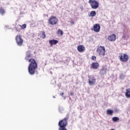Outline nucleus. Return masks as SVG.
I'll return each mask as SVG.
<instances>
[{"label": "nucleus", "instance_id": "f03ea898", "mask_svg": "<svg viewBox=\"0 0 130 130\" xmlns=\"http://www.w3.org/2000/svg\"><path fill=\"white\" fill-rule=\"evenodd\" d=\"M68 118H64L62 120H60L58 122V125L59 128L58 130H67L66 126L68 125Z\"/></svg>", "mask_w": 130, "mask_h": 130}, {"label": "nucleus", "instance_id": "a211bd4d", "mask_svg": "<svg viewBox=\"0 0 130 130\" xmlns=\"http://www.w3.org/2000/svg\"><path fill=\"white\" fill-rule=\"evenodd\" d=\"M113 110H107V114L108 115H112L113 114Z\"/></svg>", "mask_w": 130, "mask_h": 130}, {"label": "nucleus", "instance_id": "f257e3e1", "mask_svg": "<svg viewBox=\"0 0 130 130\" xmlns=\"http://www.w3.org/2000/svg\"><path fill=\"white\" fill-rule=\"evenodd\" d=\"M28 61L30 62L28 68V73L29 75H34L35 74V70L38 68L37 62L33 58L29 59Z\"/></svg>", "mask_w": 130, "mask_h": 130}, {"label": "nucleus", "instance_id": "412c9836", "mask_svg": "<svg viewBox=\"0 0 130 130\" xmlns=\"http://www.w3.org/2000/svg\"><path fill=\"white\" fill-rule=\"evenodd\" d=\"M57 32L58 34H60L61 36H62L63 34V31H62V30L59 29L58 30Z\"/></svg>", "mask_w": 130, "mask_h": 130}, {"label": "nucleus", "instance_id": "c85d7f7f", "mask_svg": "<svg viewBox=\"0 0 130 130\" xmlns=\"http://www.w3.org/2000/svg\"><path fill=\"white\" fill-rule=\"evenodd\" d=\"M60 95H61V96H62V97L63 96V92H62V93H61L60 94Z\"/></svg>", "mask_w": 130, "mask_h": 130}, {"label": "nucleus", "instance_id": "dca6fc26", "mask_svg": "<svg viewBox=\"0 0 130 130\" xmlns=\"http://www.w3.org/2000/svg\"><path fill=\"white\" fill-rule=\"evenodd\" d=\"M31 57V52L30 51H27L26 52L25 59L26 60H29V58Z\"/></svg>", "mask_w": 130, "mask_h": 130}, {"label": "nucleus", "instance_id": "4be33fe9", "mask_svg": "<svg viewBox=\"0 0 130 130\" xmlns=\"http://www.w3.org/2000/svg\"><path fill=\"white\" fill-rule=\"evenodd\" d=\"M59 111L60 112V113H62L63 112V108L61 107H59Z\"/></svg>", "mask_w": 130, "mask_h": 130}, {"label": "nucleus", "instance_id": "ddd939ff", "mask_svg": "<svg viewBox=\"0 0 130 130\" xmlns=\"http://www.w3.org/2000/svg\"><path fill=\"white\" fill-rule=\"evenodd\" d=\"M77 50L79 52H83L85 50V47L82 45H79L77 47Z\"/></svg>", "mask_w": 130, "mask_h": 130}, {"label": "nucleus", "instance_id": "7ed1b4c3", "mask_svg": "<svg viewBox=\"0 0 130 130\" xmlns=\"http://www.w3.org/2000/svg\"><path fill=\"white\" fill-rule=\"evenodd\" d=\"M97 53L99 54L100 56H104L105 55V47L104 46H100L97 48Z\"/></svg>", "mask_w": 130, "mask_h": 130}, {"label": "nucleus", "instance_id": "20e7f679", "mask_svg": "<svg viewBox=\"0 0 130 130\" xmlns=\"http://www.w3.org/2000/svg\"><path fill=\"white\" fill-rule=\"evenodd\" d=\"M88 3L90 4L91 7L94 10L99 8V3L95 0H89Z\"/></svg>", "mask_w": 130, "mask_h": 130}, {"label": "nucleus", "instance_id": "6e6552de", "mask_svg": "<svg viewBox=\"0 0 130 130\" xmlns=\"http://www.w3.org/2000/svg\"><path fill=\"white\" fill-rule=\"evenodd\" d=\"M101 28V27H100V24H95L93 25V29H91V30H93L94 32H96V33H98V32L100 31Z\"/></svg>", "mask_w": 130, "mask_h": 130}, {"label": "nucleus", "instance_id": "c756f323", "mask_svg": "<svg viewBox=\"0 0 130 130\" xmlns=\"http://www.w3.org/2000/svg\"><path fill=\"white\" fill-rule=\"evenodd\" d=\"M122 38H123L124 39H125V36H123Z\"/></svg>", "mask_w": 130, "mask_h": 130}, {"label": "nucleus", "instance_id": "9b49d317", "mask_svg": "<svg viewBox=\"0 0 130 130\" xmlns=\"http://www.w3.org/2000/svg\"><path fill=\"white\" fill-rule=\"evenodd\" d=\"M106 72H107V69L106 68L103 67L100 72H99V74L100 75V76H104V75H106Z\"/></svg>", "mask_w": 130, "mask_h": 130}, {"label": "nucleus", "instance_id": "0eeeda50", "mask_svg": "<svg viewBox=\"0 0 130 130\" xmlns=\"http://www.w3.org/2000/svg\"><path fill=\"white\" fill-rule=\"evenodd\" d=\"M95 83H96V79H95V77H93V76L89 77L88 79L89 85L92 86V85H94Z\"/></svg>", "mask_w": 130, "mask_h": 130}, {"label": "nucleus", "instance_id": "aec40b11", "mask_svg": "<svg viewBox=\"0 0 130 130\" xmlns=\"http://www.w3.org/2000/svg\"><path fill=\"white\" fill-rule=\"evenodd\" d=\"M42 38L43 39H45V38H46V35H45V31H42Z\"/></svg>", "mask_w": 130, "mask_h": 130}, {"label": "nucleus", "instance_id": "7c9ffc66", "mask_svg": "<svg viewBox=\"0 0 130 130\" xmlns=\"http://www.w3.org/2000/svg\"><path fill=\"white\" fill-rule=\"evenodd\" d=\"M53 98H55V96H54V95H53Z\"/></svg>", "mask_w": 130, "mask_h": 130}, {"label": "nucleus", "instance_id": "f3484780", "mask_svg": "<svg viewBox=\"0 0 130 130\" xmlns=\"http://www.w3.org/2000/svg\"><path fill=\"white\" fill-rule=\"evenodd\" d=\"M89 17H95L96 16V11H92L90 12V14L88 15Z\"/></svg>", "mask_w": 130, "mask_h": 130}, {"label": "nucleus", "instance_id": "393cba45", "mask_svg": "<svg viewBox=\"0 0 130 130\" xmlns=\"http://www.w3.org/2000/svg\"><path fill=\"white\" fill-rule=\"evenodd\" d=\"M26 27H27V25L26 24H24L22 25V29H25Z\"/></svg>", "mask_w": 130, "mask_h": 130}, {"label": "nucleus", "instance_id": "bb28decb", "mask_svg": "<svg viewBox=\"0 0 130 130\" xmlns=\"http://www.w3.org/2000/svg\"><path fill=\"white\" fill-rule=\"evenodd\" d=\"M16 30L17 32H20L21 31V29L20 28H16Z\"/></svg>", "mask_w": 130, "mask_h": 130}, {"label": "nucleus", "instance_id": "1a4fd4ad", "mask_svg": "<svg viewBox=\"0 0 130 130\" xmlns=\"http://www.w3.org/2000/svg\"><path fill=\"white\" fill-rule=\"evenodd\" d=\"M120 60L121 61H127L128 60V55L126 54H124L123 56L122 55L120 56Z\"/></svg>", "mask_w": 130, "mask_h": 130}, {"label": "nucleus", "instance_id": "423d86ee", "mask_svg": "<svg viewBox=\"0 0 130 130\" xmlns=\"http://www.w3.org/2000/svg\"><path fill=\"white\" fill-rule=\"evenodd\" d=\"M48 21L51 25H56L58 22V19L56 17L51 16Z\"/></svg>", "mask_w": 130, "mask_h": 130}, {"label": "nucleus", "instance_id": "4468645a", "mask_svg": "<svg viewBox=\"0 0 130 130\" xmlns=\"http://www.w3.org/2000/svg\"><path fill=\"white\" fill-rule=\"evenodd\" d=\"M49 43L51 46L55 45V44H57V43H58V41L56 40H51L49 41Z\"/></svg>", "mask_w": 130, "mask_h": 130}, {"label": "nucleus", "instance_id": "6ab92c4d", "mask_svg": "<svg viewBox=\"0 0 130 130\" xmlns=\"http://www.w3.org/2000/svg\"><path fill=\"white\" fill-rule=\"evenodd\" d=\"M112 120L114 122H116L119 120V118H118V117H114L112 118Z\"/></svg>", "mask_w": 130, "mask_h": 130}, {"label": "nucleus", "instance_id": "a878e982", "mask_svg": "<svg viewBox=\"0 0 130 130\" xmlns=\"http://www.w3.org/2000/svg\"><path fill=\"white\" fill-rule=\"evenodd\" d=\"M91 59H92V60H95V59H96V56H92L91 57Z\"/></svg>", "mask_w": 130, "mask_h": 130}, {"label": "nucleus", "instance_id": "2f4dec72", "mask_svg": "<svg viewBox=\"0 0 130 130\" xmlns=\"http://www.w3.org/2000/svg\"><path fill=\"white\" fill-rule=\"evenodd\" d=\"M71 95H73V93H71Z\"/></svg>", "mask_w": 130, "mask_h": 130}, {"label": "nucleus", "instance_id": "5701e85b", "mask_svg": "<svg viewBox=\"0 0 130 130\" xmlns=\"http://www.w3.org/2000/svg\"><path fill=\"white\" fill-rule=\"evenodd\" d=\"M119 78H120V80H123V79H124V75L120 74L119 76Z\"/></svg>", "mask_w": 130, "mask_h": 130}, {"label": "nucleus", "instance_id": "cd10ccee", "mask_svg": "<svg viewBox=\"0 0 130 130\" xmlns=\"http://www.w3.org/2000/svg\"><path fill=\"white\" fill-rule=\"evenodd\" d=\"M71 24H72L73 25H74L75 24V22H74V21H72L71 22Z\"/></svg>", "mask_w": 130, "mask_h": 130}, {"label": "nucleus", "instance_id": "9d476101", "mask_svg": "<svg viewBox=\"0 0 130 130\" xmlns=\"http://www.w3.org/2000/svg\"><path fill=\"white\" fill-rule=\"evenodd\" d=\"M108 40L109 41H115L116 40V36L115 34H113L111 36H109L108 38Z\"/></svg>", "mask_w": 130, "mask_h": 130}, {"label": "nucleus", "instance_id": "b1692460", "mask_svg": "<svg viewBox=\"0 0 130 130\" xmlns=\"http://www.w3.org/2000/svg\"><path fill=\"white\" fill-rule=\"evenodd\" d=\"M0 14H1V15H4V14H5V10L3 9H0Z\"/></svg>", "mask_w": 130, "mask_h": 130}, {"label": "nucleus", "instance_id": "f8f14e48", "mask_svg": "<svg viewBox=\"0 0 130 130\" xmlns=\"http://www.w3.org/2000/svg\"><path fill=\"white\" fill-rule=\"evenodd\" d=\"M91 68L94 70H97L99 68V63L98 62H92L91 64Z\"/></svg>", "mask_w": 130, "mask_h": 130}, {"label": "nucleus", "instance_id": "2eb2a0df", "mask_svg": "<svg viewBox=\"0 0 130 130\" xmlns=\"http://www.w3.org/2000/svg\"><path fill=\"white\" fill-rule=\"evenodd\" d=\"M125 96H126V98H130V88L126 89Z\"/></svg>", "mask_w": 130, "mask_h": 130}, {"label": "nucleus", "instance_id": "39448f33", "mask_svg": "<svg viewBox=\"0 0 130 130\" xmlns=\"http://www.w3.org/2000/svg\"><path fill=\"white\" fill-rule=\"evenodd\" d=\"M16 42L18 46H22L23 45V42H24V40L21 37V36L17 35L15 38Z\"/></svg>", "mask_w": 130, "mask_h": 130}]
</instances>
